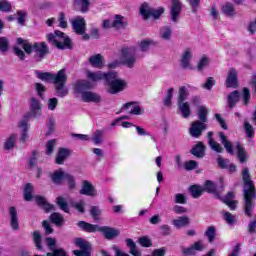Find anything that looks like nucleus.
<instances>
[{"label":"nucleus","instance_id":"nucleus-48","mask_svg":"<svg viewBox=\"0 0 256 256\" xmlns=\"http://www.w3.org/2000/svg\"><path fill=\"white\" fill-rule=\"evenodd\" d=\"M56 203L58 207L61 209V211H64L65 213H69V205L67 204V201H65V198H63V196H59L56 199Z\"/></svg>","mask_w":256,"mask_h":256},{"label":"nucleus","instance_id":"nucleus-49","mask_svg":"<svg viewBox=\"0 0 256 256\" xmlns=\"http://www.w3.org/2000/svg\"><path fill=\"white\" fill-rule=\"evenodd\" d=\"M125 21H123V16L121 15H116L115 16V20L112 23V27L114 29H123V27H125Z\"/></svg>","mask_w":256,"mask_h":256},{"label":"nucleus","instance_id":"nucleus-10","mask_svg":"<svg viewBox=\"0 0 256 256\" xmlns=\"http://www.w3.org/2000/svg\"><path fill=\"white\" fill-rule=\"evenodd\" d=\"M72 29L77 35H85L87 31V23L85 18L78 16L71 21Z\"/></svg>","mask_w":256,"mask_h":256},{"label":"nucleus","instance_id":"nucleus-29","mask_svg":"<svg viewBox=\"0 0 256 256\" xmlns=\"http://www.w3.org/2000/svg\"><path fill=\"white\" fill-rule=\"evenodd\" d=\"M35 201L37 203V205L39 207H41L42 209H44V211L46 213H49V211H51L53 209V205L49 204L47 202V199L45 197L42 196H35Z\"/></svg>","mask_w":256,"mask_h":256},{"label":"nucleus","instance_id":"nucleus-58","mask_svg":"<svg viewBox=\"0 0 256 256\" xmlns=\"http://www.w3.org/2000/svg\"><path fill=\"white\" fill-rule=\"evenodd\" d=\"M244 129H245L246 135H247V137H249V139H252V137H255V129L253 128V126L251 124H249V122H244Z\"/></svg>","mask_w":256,"mask_h":256},{"label":"nucleus","instance_id":"nucleus-9","mask_svg":"<svg viewBox=\"0 0 256 256\" xmlns=\"http://www.w3.org/2000/svg\"><path fill=\"white\" fill-rule=\"evenodd\" d=\"M75 245L79 247L80 250H74L73 253L76 256H91V244L83 238H76Z\"/></svg>","mask_w":256,"mask_h":256},{"label":"nucleus","instance_id":"nucleus-24","mask_svg":"<svg viewBox=\"0 0 256 256\" xmlns=\"http://www.w3.org/2000/svg\"><path fill=\"white\" fill-rule=\"evenodd\" d=\"M71 155V150L67 148H59L56 158H55V163L57 165H63L67 158Z\"/></svg>","mask_w":256,"mask_h":256},{"label":"nucleus","instance_id":"nucleus-57","mask_svg":"<svg viewBox=\"0 0 256 256\" xmlns=\"http://www.w3.org/2000/svg\"><path fill=\"white\" fill-rule=\"evenodd\" d=\"M33 242L35 243L37 249H43V246L41 245V233L39 231L33 232Z\"/></svg>","mask_w":256,"mask_h":256},{"label":"nucleus","instance_id":"nucleus-50","mask_svg":"<svg viewBox=\"0 0 256 256\" xmlns=\"http://www.w3.org/2000/svg\"><path fill=\"white\" fill-rule=\"evenodd\" d=\"M198 119L200 123H207V108L205 106L198 107Z\"/></svg>","mask_w":256,"mask_h":256},{"label":"nucleus","instance_id":"nucleus-44","mask_svg":"<svg viewBox=\"0 0 256 256\" xmlns=\"http://www.w3.org/2000/svg\"><path fill=\"white\" fill-rule=\"evenodd\" d=\"M103 135H105L103 130H96L92 136L93 143L95 145H101L103 143Z\"/></svg>","mask_w":256,"mask_h":256},{"label":"nucleus","instance_id":"nucleus-27","mask_svg":"<svg viewBox=\"0 0 256 256\" xmlns=\"http://www.w3.org/2000/svg\"><path fill=\"white\" fill-rule=\"evenodd\" d=\"M236 149H237V157L240 163H247L249 161V153L245 151V148L241 145V143L236 142Z\"/></svg>","mask_w":256,"mask_h":256},{"label":"nucleus","instance_id":"nucleus-30","mask_svg":"<svg viewBox=\"0 0 256 256\" xmlns=\"http://www.w3.org/2000/svg\"><path fill=\"white\" fill-rule=\"evenodd\" d=\"M178 109L184 119L191 117V106L189 102H178Z\"/></svg>","mask_w":256,"mask_h":256},{"label":"nucleus","instance_id":"nucleus-1","mask_svg":"<svg viewBox=\"0 0 256 256\" xmlns=\"http://www.w3.org/2000/svg\"><path fill=\"white\" fill-rule=\"evenodd\" d=\"M242 179L244 181L243 211L246 217H253V212L256 207V190L253 180H251V174H249V168L242 170Z\"/></svg>","mask_w":256,"mask_h":256},{"label":"nucleus","instance_id":"nucleus-45","mask_svg":"<svg viewBox=\"0 0 256 256\" xmlns=\"http://www.w3.org/2000/svg\"><path fill=\"white\" fill-rule=\"evenodd\" d=\"M175 92V88H169L166 93V97L163 99V104L165 107H171L172 105V99H173V93Z\"/></svg>","mask_w":256,"mask_h":256},{"label":"nucleus","instance_id":"nucleus-17","mask_svg":"<svg viewBox=\"0 0 256 256\" xmlns=\"http://www.w3.org/2000/svg\"><path fill=\"white\" fill-rule=\"evenodd\" d=\"M82 101H84V103H101L103 98L98 93L85 91L82 92Z\"/></svg>","mask_w":256,"mask_h":256},{"label":"nucleus","instance_id":"nucleus-61","mask_svg":"<svg viewBox=\"0 0 256 256\" xmlns=\"http://www.w3.org/2000/svg\"><path fill=\"white\" fill-rule=\"evenodd\" d=\"M174 203L185 205L187 203V197L185 196V194L177 193L174 196Z\"/></svg>","mask_w":256,"mask_h":256},{"label":"nucleus","instance_id":"nucleus-31","mask_svg":"<svg viewBox=\"0 0 256 256\" xmlns=\"http://www.w3.org/2000/svg\"><path fill=\"white\" fill-rule=\"evenodd\" d=\"M67 174L68 173L63 172V170H56L50 177L55 185H61V183L65 181V175Z\"/></svg>","mask_w":256,"mask_h":256},{"label":"nucleus","instance_id":"nucleus-47","mask_svg":"<svg viewBox=\"0 0 256 256\" xmlns=\"http://www.w3.org/2000/svg\"><path fill=\"white\" fill-rule=\"evenodd\" d=\"M24 199L25 201H31L33 199V185L28 183L24 187Z\"/></svg>","mask_w":256,"mask_h":256},{"label":"nucleus","instance_id":"nucleus-4","mask_svg":"<svg viewBox=\"0 0 256 256\" xmlns=\"http://www.w3.org/2000/svg\"><path fill=\"white\" fill-rule=\"evenodd\" d=\"M51 81L54 85L57 97L63 98L69 95V90L65 87V84L67 83V74L65 73V69H61L57 74H52Z\"/></svg>","mask_w":256,"mask_h":256},{"label":"nucleus","instance_id":"nucleus-6","mask_svg":"<svg viewBox=\"0 0 256 256\" xmlns=\"http://www.w3.org/2000/svg\"><path fill=\"white\" fill-rule=\"evenodd\" d=\"M106 85L110 95H117V93H121V91L125 90L127 82L123 79H119V77H117V72H108Z\"/></svg>","mask_w":256,"mask_h":256},{"label":"nucleus","instance_id":"nucleus-46","mask_svg":"<svg viewBox=\"0 0 256 256\" xmlns=\"http://www.w3.org/2000/svg\"><path fill=\"white\" fill-rule=\"evenodd\" d=\"M190 193L194 199H199L203 195V188L197 185L190 186Z\"/></svg>","mask_w":256,"mask_h":256},{"label":"nucleus","instance_id":"nucleus-3","mask_svg":"<svg viewBox=\"0 0 256 256\" xmlns=\"http://www.w3.org/2000/svg\"><path fill=\"white\" fill-rule=\"evenodd\" d=\"M17 44L22 45V49H24L27 55L35 53V57L38 58V61H43V58L49 55V46H47V43L45 42L31 44L23 38H17Z\"/></svg>","mask_w":256,"mask_h":256},{"label":"nucleus","instance_id":"nucleus-5","mask_svg":"<svg viewBox=\"0 0 256 256\" xmlns=\"http://www.w3.org/2000/svg\"><path fill=\"white\" fill-rule=\"evenodd\" d=\"M49 43L57 49H73L71 38L65 36V33L56 30L54 33L47 35Z\"/></svg>","mask_w":256,"mask_h":256},{"label":"nucleus","instance_id":"nucleus-32","mask_svg":"<svg viewBox=\"0 0 256 256\" xmlns=\"http://www.w3.org/2000/svg\"><path fill=\"white\" fill-rule=\"evenodd\" d=\"M18 127L22 129L20 141L21 143H25V141L29 139V134L27 133V131H29V123L27 122V120H22L20 121Z\"/></svg>","mask_w":256,"mask_h":256},{"label":"nucleus","instance_id":"nucleus-60","mask_svg":"<svg viewBox=\"0 0 256 256\" xmlns=\"http://www.w3.org/2000/svg\"><path fill=\"white\" fill-rule=\"evenodd\" d=\"M208 145H210L211 150L216 151V153H223L224 151L223 146H221V144H219L215 140H211Z\"/></svg>","mask_w":256,"mask_h":256},{"label":"nucleus","instance_id":"nucleus-12","mask_svg":"<svg viewBox=\"0 0 256 256\" xmlns=\"http://www.w3.org/2000/svg\"><path fill=\"white\" fill-rule=\"evenodd\" d=\"M128 111V113L130 115H143V113H145V109L141 108V105H139V102H128L125 103L120 112L122 113V111Z\"/></svg>","mask_w":256,"mask_h":256},{"label":"nucleus","instance_id":"nucleus-37","mask_svg":"<svg viewBox=\"0 0 256 256\" xmlns=\"http://www.w3.org/2000/svg\"><path fill=\"white\" fill-rule=\"evenodd\" d=\"M239 97V91H233L228 95V105L230 109H233V107L239 103Z\"/></svg>","mask_w":256,"mask_h":256},{"label":"nucleus","instance_id":"nucleus-19","mask_svg":"<svg viewBox=\"0 0 256 256\" xmlns=\"http://www.w3.org/2000/svg\"><path fill=\"white\" fill-rule=\"evenodd\" d=\"M10 217V226L14 231H19V214L17 213V208L11 206L8 209Z\"/></svg>","mask_w":256,"mask_h":256},{"label":"nucleus","instance_id":"nucleus-59","mask_svg":"<svg viewBox=\"0 0 256 256\" xmlns=\"http://www.w3.org/2000/svg\"><path fill=\"white\" fill-rule=\"evenodd\" d=\"M9 49V40L5 37H0V52L7 53Z\"/></svg>","mask_w":256,"mask_h":256},{"label":"nucleus","instance_id":"nucleus-63","mask_svg":"<svg viewBox=\"0 0 256 256\" xmlns=\"http://www.w3.org/2000/svg\"><path fill=\"white\" fill-rule=\"evenodd\" d=\"M207 65H209V58H207V56H203L198 63V71H203V68L207 67Z\"/></svg>","mask_w":256,"mask_h":256},{"label":"nucleus","instance_id":"nucleus-14","mask_svg":"<svg viewBox=\"0 0 256 256\" xmlns=\"http://www.w3.org/2000/svg\"><path fill=\"white\" fill-rule=\"evenodd\" d=\"M191 59H193V50L191 48L184 49L180 60L182 69H193V66H191Z\"/></svg>","mask_w":256,"mask_h":256},{"label":"nucleus","instance_id":"nucleus-53","mask_svg":"<svg viewBox=\"0 0 256 256\" xmlns=\"http://www.w3.org/2000/svg\"><path fill=\"white\" fill-rule=\"evenodd\" d=\"M35 73L38 79H40L41 81H51L53 77V73L49 72H41L37 70Z\"/></svg>","mask_w":256,"mask_h":256},{"label":"nucleus","instance_id":"nucleus-52","mask_svg":"<svg viewBox=\"0 0 256 256\" xmlns=\"http://www.w3.org/2000/svg\"><path fill=\"white\" fill-rule=\"evenodd\" d=\"M0 11L3 13H11L13 11V6L11 5V2L7 0L0 1Z\"/></svg>","mask_w":256,"mask_h":256},{"label":"nucleus","instance_id":"nucleus-25","mask_svg":"<svg viewBox=\"0 0 256 256\" xmlns=\"http://www.w3.org/2000/svg\"><path fill=\"white\" fill-rule=\"evenodd\" d=\"M190 153L197 157L198 159H203L205 157V145L203 142H198L191 150Z\"/></svg>","mask_w":256,"mask_h":256},{"label":"nucleus","instance_id":"nucleus-54","mask_svg":"<svg viewBox=\"0 0 256 256\" xmlns=\"http://www.w3.org/2000/svg\"><path fill=\"white\" fill-rule=\"evenodd\" d=\"M56 145L57 141L55 139L49 140L46 143V155H53V151H55Z\"/></svg>","mask_w":256,"mask_h":256},{"label":"nucleus","instance_id":"nucleus-51","mask_svg":"<svg viewBox=\"0 0 256 256\" xmlns=\"http://www.w3.org/2000/svg\"><path fill=\"white\" fill-rule=\"evenodd\" d=\"M17 15V23L18 25H25V21H27V11L25 10H18L16 12Z\"/></svg>","mask_w":256,"mask_h":256},{"label":"nucleus","instance_id":"nucleus-18","mask_svg":"<svg viewBox=\"0 0 256 256\" xmlns=\"http://www.w3.org/2000/svg\"><path fill=\"white\" fill-rule=\"evenodd\" d=\"M225 85L226 87L232 89H236V87H238V76L237 70H235V68H231L229 70Z\"/></svg>","mask_w":256,"mask_h":256},{"label":"nucleus","instance_id":"nucleus-56","mask_svg":"<svg viewBox=\"0 0 256 256\" xmlns=\"http://www.w3.org/2000/svg\"><path fill=\"white\" fill-rule=\"evenodd\" d=\"M223 219L228 223L229 225H235V216L231 214L230 212L224 211L222 212Z\"/></svg>","mask_w":256,"mask_h":256},{"label":"nucleus","instance_id":"nucleus-34","mask_svg":"<svg viewBox=\"0 0 256 256\" xmlns=\"http://www.w3.org/2000/svg\"><path fill=\"white\" fill-rule=\"evenodd\" d=\"M46 245L51 252H48L50 255H55V251H65L63 248L57 249V240L55 238L48 237L46 238Z\"/></svg>","mask_w":256,"mask_h":256},{"label":"nucleus","instance_id":"nucleus-64","mask_svg":"<svg viewBox=\"0 0 256 256\" xmlns=\"http://www.w3.org/2000/svg\"><path fill=\"white\" fill-rule=\"evenodd\" d=\"M248 233H251V234L256 233V215L248 224Z\"/></svg>","mask_w":256,"mask_h":256},{"label":"nucleus","instance_id":"nucleus-39","mask_svg":"<svg viewBox=\"0 0 256 256\" xmlns=\"http://www.w3.org/2000/svg\"><path fill=\"white\" fill-rule=\"evenodd\" d=\"M188 97L189 89H187V86H181L178 90V103H185Z\"/></svg>","mask_w":256,"mask_h":256},{"label":"nucleus","instance_id":"nucleus-38","mask_svg":"<svg viewBox=\"0 0 256 256\" xmlns=\"http://www.w3.org/2000/svg\"><path fill=\"white\" fill-rule=\"evenodd\" d=\"M222 13L226 15V17H234L235 15V6L231 2H227L222 7Z\"/></svg>","mask_w":256,"mask_h":256},{"label":"nucleus","instance_id":"nucleus-2","mask_svg":"<svg viewBox=\"0 0 256 256\" xmlns=\"http://www.w3.org/2000/svg\"><path fill=\"white\" fill-rule=\"evenodd\" d=\"M77 226L82 229V231H86V233H99L103 234L105 239L111 240L115 239V237H119L120 231L119 229L109 227V226H99L97 224H91L85 221H79Z\"/></svg>","mask_w":256,"mask_h":256},{"label":"nucleus","instance_id":"nucleus-23","mask_svg":"<svg viewBox=\"0 0 256 256\" xmlns=\"http://www.w3.org/2000/svg\"><path fill=\"white\" fill-rule=\"evenodd\" d=\"M109 76V73H103L101 71L98 72H86V77L89 79V81H92L93 83H97V81H102V79H105L107 81V77Z\"/></svg>","mask_w":256,"mask_h":256},{"label":"nucleus","instance_id":"nucleus-15","mask_svg":"<svg viewBox=\"0 0 256 256\" xmlns=\"http://www.w3.org/2000/svg\"><path fill=\"white\" fill-rule=\"evenodd\" d=\"M43 107V104H41V101L39 99L32 97L30 99V112L29 117H33L34 119L37 117H41V109Z\"/></svg>","mask_w":256,"mask_h":256},{"label":"nucleus","instance_id":"nucleus-22","mask_svg":"<svg viewBox=\"0 0 256 256\" xmlns=\"http://www.w3.org/2000/svg\"><path fill=\"white\" fill-rule=\"evenodd\" d=\"M172 225L176 229H183V227H189L191 225V218L189 216L184 215V216H179L178 218L172 220Z\"/></svg>","mask_w":256,"mask_h":256},{"label":"nucleus","instance_id":"nucleus-33","mask_svg":"<svg viewBox=\"0 0 256 256\" xmlns=\"http://www.w3.org/2000/svg\"><path fill=\"white\" fill-rule=\"evenodd\" d=\"M219 137L222 145H224V148L226 149V152L229 153V155H233V144L227 136L223 132H219Z\"/></svg>","mask_w":256,"mask_h":256},{"label":"nucleus","instance_id":"nucleus-41","mask_svg":"<svg viewBox=\"0 0 256 256\" xmlns=\"http://www.w3.org/2000/svg\"><path fill=\"white\" fill-rule=\"evenodd\" d=\"M74 5H78L80 7L82 13H87L89 11V7L91 3L89 0H73Z\"/></svg>","mask_w":256,"mask_h":256},{"label":"nucleus","instance_id":"nucleus-16","mask_svg":"<svg viewBox=\"0 0 256 256\" xmlns=\"http://www.w3.org/2000/svg\"><path fill=\"white\" fill-rule=\"evenodd\" d=\"M80 195H86L87 197H95L97 196V190L95 186L91 184L88 180L82 181V188L80 189Z\"/></svg>","mask_w":256,"mask_h":256},{"label":"nucleus","instance_id":"nucleus-8","mask_svg":"<svg viewBox=\"0 0 256 256\" xmlns=\"http://www.w3.org/2000/svg\"><path fill=\"white\" fill-rule=\"evenodd\" d=\"M163 13H165V8L163 7L153 8L147 3H143L140 7V14L144 19H149V17H152V19H160Z\"/></svg>","mask_w":256,"mask_h":256},{"label":"nucleus","instance_id":"nucleus-21","mask_svg":"<svg viewBox=\"0 0 256 256\" xmlns=\"http://www.w3.org/2000/svg\"><path fill=\"white\" fill-rule=\"evenodd\" d=\"M88 61L92 67H95V69H103L105 67V57L101 54L90 56Z\"/></svg>","mask_w":256,"mask_h":256},{"label":"nucleus","instance_id":"nucleus-36","mask_svg":"<svg viewBox=\"0 0 256 256\" xmlns=\"http://www.w3.org/2000/svg\"><path fill=\"white\" fill-rule=\"evenodd\" d=\"M50 221L56 225V227H63L65 224V218H63V215L54 212L50 215Z\"/></svg>","mask_w":256,"mask_h":256},{"label":"nucleus","instance_id":"nucleus-62","mask_svg":"<svg viewBox=\"0 0 256 256\" xmlns=\"http://www.w3.org/2000/svg\"><path fill=\"white\" fill-rule=\"evenodd\" d=\"M65 179L64 181L67 182L69 189H74L75 188V177L71 174H65Z\"/></svg>","mask_w":256,"mask_h":256},{"label":"nucleus","instance_id":"nucleus-20","mask_svg":"<svg viewBox=\"0 0 256 256\" xmlns=\"http://www.w3.org/2000/svg\"><path fill=\"white\" fill-rule=\"evenodd\" d=\"M218 199L223 201V203H225V205H227L231 211H235V209H237V204L239 202L237 200H233L235 199V192H228L224 198L219 196Z\"/></svg>","mask_w":256,"mask_h":256},{"label":"nucleus","instance_id":"nucleus-11","mask_svg":"<svg viewBox=\"0 0 256 256\" xmlns=\"http://www.w3.org/2000/svg\"><path fill=\"white\" fill-rule=\"evenodd\" d=\"M206 129H207L206 123L196 120L192 122L191 127L189 129V133L191 137H194L195 139H199V136L203 135V131H205Z\"/></svg>","mask_w":256,"mask_h":256},{"label":"nucleus","instance_id":"nucleus-55","mask_svg":"<svg viewBox=\"0 0 256 256\" xmlns=\"http://www.w3.org/2000/svg\"><path fill=\"white\" fill-rule=\"evenodd\" d=\"M70 205L76 209V211H79V213H85V201L71 202Z\"/></svg>","mask_w":256,"mask_h":256},{"label":"nucleus","instance_id":"nucleus-43","mask_svg":"<svg viewBox=\"0 0 256 256\" xmlns=\"http://www.w3.org/2000/svg\"><path fill=\"white\" fill-rule=\"evenodd\" d=\"M16 139H17V135L11 134L10 137L7 138L6 142L4 143V149L6 151H11V149H14Z\"/></svg>","mask_w":256,"mask_h":256},{"label":"nucleus","instance_id":"nucleus-42","mask_svg":"<svg viewBox=\"0 0 256 256\" xmlns=\"http://www.w3.org/2000/svg\"><path fill=\"white\" fill-rule=\"evenodd\" d=\"M204 191H207V193H215L216 197H219V193H217V185L211 180L205 182Z\"/></svg>","mask_w":256,"mask_h":256},{"label":"nucleus","instance_id":"nucleus-35","mask_svg":"<svg viewBox=\"0 0 256 256\" xmlns=\"http://www.w3.org/2000/svg\"><path fill=\"white\" fill-rule=\"evenodd\" d=\"M126 245L129 249L130 255L141 256V250L137 249V244H135V241H133V239L127 238L126 239Z\"/></svg>","mask_w":256,"mask_h":256},{"label":"nucleus","instance_id":"nucleus-13","mask_svg":"<svg viewBox=\"0 0 256 256\" xmlns=\"http://www.w3.org/2000/svg\"><path fill=\"white\" fill-rule=\"evenodd\" d=\"M183 9V4L181 0H172V5L170 8V17L172 23H178L179 17H181V10Z\"/></svg>","mask_w":256,"mask_h":256},{"label":"nucleus","instance_id":"nucleus-40","mask_svg":"<svg viewBox=\"0 0 256 256\" xmlns=\"http://www.w3.org/2000/svg\"><path fill=\"white\" fill-rule=\"evenodd\" d=\"M204 235L207 237L209 243H213V241H215V237H217V228L215 226H209Z\"/></svg>","mask_w":256,"mask_h":256},{"label":"nucleus","instance_id":"nucleus-7","mask_svg":"<svg viewBox=\"0 0 256 256\" xmlns=\"http://www.w3.org/2000/svg\"><path fill=\"white\" fill-rule=\"evenodd\" d=\"M135 55H137V48L133 46L122 48L120 57L122 65H125L128 69H133L135 63H137V57Z\"/></svg>","mask_w":256,"mask_h":256},{"label":"nucleus","instance_id":"nucleus-28","mask_svg":"<svg viewBox=\"0 0 256 256\" xmlns=\"http://www.w3.org/2000/svg\"><path fill=\"white\" fill-rule=\"evenodd\" d=\"M173 36V30L171 26H162L159 31V37L163 41H171V37Z\"/></svg>","mask_w":256,"mask_h":256},{"label":"nucleus","instance_id":"nucleus-26","mask_svg":"<svg viewBox=\"0 0 256 256\" xmlns=\"http://www.w3.org/2000/svg\"><path fill=\"white\" fill-rule=\"evenodd\" d=\"M74 89L77 93H83L87 89H93V83L88 80H80L74 84Z\"/></svg>","mask_w":256,"mask_h":256}]
</instances>
